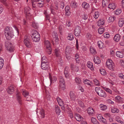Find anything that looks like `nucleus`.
<instances>
[{"label": "nucleus", "instance_id": "24", "mask_svg": "<svg viewBox=\"0 0 124 124\" xmlns=\"http://www.w3.org/2000/svg\"><path fill=\"white\" fill-rule=\"evenodd\" d=\"M91 122L93 124H99V123L95 118L92 117L91 118Z\"/></svg>", "mask_w": 124, "mask_h": 124}, {"label": "nucleus", "instance_id": "50", "mask_svg": "<svg viewBox=\"0 0 124 124\" xmlns=\"http://www.w3.org/2000/svg\"><path fill=\"white\" fill-rule=\"evenodd\" d=\"M99 12L98 11H97L95 12L94 14L93 15V17L95 19H96L99 17Z\"/></svg>", "mask_w": 124, "mask_h": 124}, {"label": "nucleus", "instance_id": "45", "mask_svg": "<svg viewBox=\"0 0 124 124\" xmlns=\"http://www.w3.org/2000/svg\"><path fill=\"white\" fill-rule=\"evenodd\" d=\"M94 84L96 86H99L100 85V83L99 81L96 79H94L93 80Z\"/></svg>", "mask_w": 124, "mask_h": 124}, {"label": "nucleus", "instance_id": "12", "mask_svg": "<svg viewBox=\"0 0 124 124\" xmlns=\"http://www.w3.org/2000/svg\"><path fill=\"white\" fill-rule=\"evenodd\" d=\"M54 53L55 55L57 57H59L60 58L61 53L59 49H55L54 50Z\"/></svg>", "mask_w": 124, "mask_h": 124}, {"label": "nucleus", "instance_id": "6", "mask_svg": "<svg viewBox=\"0 0 124 124\" xmlns=\"http://www.w3.org/2000/svg\"><path fill=\"white\" fill-rule=\"evenodd\" d=\"M106 66L110 70L112 69L114 67V65L112 60L109 59L107 60L106 63Z\"/></svg>", "mask_w": 124, "mask_h": 124}, {"label": "nucleus", "instance_id": "55", "mask_svg": "<svg viewBox=\"0 0 124 124\" xmlns=\"http://www.w3.org/2000/svg\"><path fill=\"white\" fill-rule=\"evenodd\" d=\"M23 95L24 97H26L29 94L28 92L27 91L23 90L22 92Z\"/></svg>", "mask_w": 124, "mask_h": 124}, {"label": "nucleus", "instance_id": "25", "mask_svg": "<svg viewBox=\"0 0 124 124\" xmlns=\"http://www.w3.org/2000/svg\"><path fill=\"white\" fill-rule=\"evenodd\" d=\"M43 0H40V1L38 2L36 4L40 8L43 7L44 4Z\"/></svg>", "mask_w": 124, "mask_h": 124}, {"label": "nucleus", "instance_id": "36", "mask_svg": "<svg viewBox=\"0 0 124 124\" xmlns=\"http://www.w3.org/2000/svg\"><path fill=\"white\" fill-rule=\"evenodd\" d=\"M71 51V49L69 46H67L65 49V54H69Z\"/></svg>", "mask_w": 124, "mask_h": 124}, {"label": "nucleus", "instance_id": "43", "mask_svg": "<svg viewBox=\"0 0 124 124\" xmlns=\"http://www.w3.org/2000/svg\"><path fill=\"white\" fill-rule=\"evenodd\" d=\"M116 19V17L114 16H111L109 18L108 21L109 22H113Z\"/></svg>", "mask_w": 124, "mask_h": 124}, {"label": "nucleus", "instance_id": "11", "mask_svg": "<svg viewBox=\"0 0 124 124\" xmlns=\"http://www.w3.org/2000/svg\"><path fill=\"white\" fill-rule=\"evenodd\" d=\"M64 73L65 78H69L70 77V76L68 68V67H65Z\"/></svg>", "mask_w": 124, "mask_h": 124}, {"label": "nucleus", "instance_id": "54", "mask_svg": "<svg viewBox=\"0 0 124 124\" xmlns=\"http://www.w3.org/2000/svg\"><path fill=\"white\" fill-rule=\"evenodd\" d=\"M31 25L32 26L35 28H37L38 27V24L34 22H32Z\"/></svg>", "mask_w": 124, "mask_h": 124}, {"label": "nucleus", "instance_id": "33", "mask_svg": "<svg viewBox=\"0 0 124 124\" xmlns=\"http://www.w3.org/2000/svg\"><path fill=\"white\" fill-rule=\"evenodd\" d=\"M75 81L76 83L78 85L81 83V80L79 78L77 77L75 78Z\"/></svg>", "mask_w": 124, "mask_h": 124}, {"label": "nucleus", "instance_id": "41", "mask_svg": "<svg viewBox=\"0 0 124 124\" xmlns=\"http://www.w3.org/2000/svg\"><path fill=\"white\" fill-rule=\"evenodd\" d=\"M67 39L69 40H73L74 39V38L72 34V33L69 34L68 36L67 37Z\"/></svg>", "mask_w": 124, "mask_h": 124}, {"label": "nucleus", "instance_id": "21", "mask_svg": "<svg viewBox=\"0 0 124 124\" xmlns=\"http://www.w3.org/2000/svg\"><path fill=\"white\" fill-rule=\"evenodd\" d=\"M83 82L85 84H87L90 86H92L93 85V83L89 80L85 79L84 81Z\"/></svg>", "mask_w": 124, "mask_h": 124}, {"label": "nucleus", "instance_id": "15", "mask_svg": "<svg viewBox=\"0 0 124 124\" xmlns=\"http://www.w3.org/2000/svg\"><path fill=\"white\" fill-rule=\"evenodd\" d=\"M75 117L76 120L78 121H81L82 119V117L78 114L75 113Z\"/></svg>", "mask_w": 124, "mask_h": 124}, {"label": "nucleus", "instance_id": "29", "mask_svg": "<svg viewBox=\"0 0 124 124\" xmlns=\"http://www.w3.org/2000/svg\"><path fill=\"white\" fill-rule=\"evenodd\" d=\"M82 6L83 8L85 9H87L89 7V5L88 3L86 2H84L82 4Z\"/></svg>", "mask_w": 124, "mask_h": 124}, {"label": "nucleus", "instance_id": "37", "mask_svg": "<svg viewBox=\"0 0 124 124\" xmlns=\"http://www.w3.org/2000/svg\"><path fill=\"white\" fill-rule=\"evenodd\" d=\"M9 40H7H7L5 41V45L6 47L12 45V44L9 41Z\"/></svg>", "mask_w": 124, "mask_h": 124}, {"label": "nucleus", "instance_id": "58", "mask_svg": "<svg viewBox=\"0 0 124 124\" xmlns=\"http://www.w3.org/2000/svg\"><path fill=\"white\" fill-rule=\"evenodd\" d=\"M47 59L46 57L45 56H43L42 58L41 62H47Z\"/></svg>", "mask_w": 124, "mask_h": 124}, {"label": "nucleus", "instance_id": "26", "mask_svg": "<svg viewBox=\"0 0 124 124\" xmlns=\"http://www.w3.org/2000/svg\"><path fill=\"white\" fill-rule=\"evenodd\" d=\"M120 39V36L119 34H116L114 36V40L116 42H118Z\"/></svg>", "mask_w": 124, "mask_h": 124}, {"label": "nucleus", "instance_id": "7", "mask_svg": "<svg viewBox=\"0 0 124 124\" xmlns=\"http://www.w3.org/2000/svg\"><path fill=\"white\" fill-rule=\"evenodd\" d=\"M41 68L44 70H48L49 69V64L48 62H41Z\"/></svg>", "mask_w": 124, "mask_h": 124}, {"label": "nucleus", "instance_id": "62", "mask_svg": "<svg viewBox=\"0 0 124 124\" xmlns=\"http://www.w3.org/2000/svg\"><path fill=\"white\" fill-rule=\"evenodd\" d=\"M78 104L79 106L83 108L84 107V105L83 103L81 101H78Z\"/></svg>", "mask_w": 124, "mask_h": 124}, {"label": "nucleus", "instance_id": "30", "mask_svg": "<svg viewBox=\"0 0 124 124\" xmlns=\"http://www.w3.org/2000/svg\"><path fill=\"white\" fill-rule=\"evenodd\" d=\"M111 112L113 113H118L119 112V110L116 107H112L111 108Z\"/></svg>", "mask_w": 124, "mask_h": 124}, {"label": "nucleus", "instance_id": "60", "mask_svg": "<svg viewBox=\"0 0 124 124\" xmlns=\"http://www.w3.org/2000/svg\"><path fill=\"white\" fill-rule=\"evenodd\" d=\"M17 97L18 102L20 104H21V97L19 95H17Z\"/></svg>", "mask_w": 124, "mask_h": 124}, {"label": "nucleus", "instance_id": "22", "mask_svg": "<svg viewBox=\"0 0 124 124\" xmlns=\"http://www.w3.org/2000/svg\"><path fill=\"white\" fill-rule=\"evenodd\" d=\"M101 117L100 118H99L101 120V121L104 124H110L109 123H107V120L105 119L104 118L101 116V115H100Z\"/></svg>", "mask_w": 124, "mask_h": 124}, {"label": "nucleus", "instance_id": "8", "mask_svg": "<svg viewBox=\"0 0 124 124\" xmlns=\"http://www.w3.org/2000/svg\"><path fill=\"white\" fill-rule=\"evenodd\" d=\"M81 28L78 26H76L74 29V33L75 35L78 36L79 35L81 32Z\"/></svg>", "mask_w": 124, "mask_h": 124}, {"label": "nucleus", "instance_id": "3", "mask_svg": "<svg viewBox=\"0 0 124 124\" xmlns=\"http://www.w3.org/2000/svg\"><path fill=\"white\" fill-rule=\"evenodd\" d=\"M33 41L35 42H38L40 39V35L39 33L36 31H34L31 35Z\"/></svg>", "mask_w": 124, "mask_h": 124}, {"label": "nucleus", "instance_id": "32", "mask_svg": "<svg viewBox=\"0 0 124 124\" xmlns=\"http://www.w3.org/2000/svg\"><path fill=\"white\" fill-rule=\"evenodd\" d=\"M116 7L115 4L114 3H111L109 4L108 6V8L113 9H114Z\"/></svg>", "mask_w": 124, "mask_h": 124}, {"label": "nucleus", "instance_id": "18", "mask_svg": "<svg viewBox=\"0 0 124 124\" xmlns=\"http://www.w3.org/2000/svg\"><path fill=\"white\" fill-rule=\"evenodd\" d=\"M87 67L92 70H94L93 67V64L92 63L88 61L87 62Z\"/></svg>", "mask_w": 124, "mask_h": 124}, {"label": "nucleus", "instance_id": "27", "mask_svg": "<svg viewBox=\"0 0 124 124\" xmlns=\"http://www.w3.org/2000/svg\"><path fill=\"white\" fill-rule=\"evenodd\" d=\"M31 9L30 8L28 7H26L24 8V12L27 14H30V11Z\"/></svg>", "mask_w": 124, "mask_h": 124}, {"label": "nucleus", "instance_id": "38", "mask_svg": "<svg viewBox=\"0 0 124 124\" xmlns=\"http://www.w3.org/2000/svg\"><path fill=\"white\" fill-rule=\"evenodd\" d=\"M124 23V21L122 19H119V20L118 24L120 27H122Z\"/></svg>", "mask_w": 124, "mask_h": 124}, {"label": "nucleus", "instance_id": "35", "mask_svg": "<svg viewBox=\"0 0 124 124\" xmlns=\"http://www.w3.org/2000/svg\"><path fill=\"white\" fill-rule=\"evenodd\" d=\"M98 46L100 48H102L103 47V43L101 41H99L97 42Z\"/></svg>", "mask_w": 124, "mask_h": 124}, {"label": "nucleus", "instance_id": "61", "mask_svg": "<svg viewBox=\"0 0 124 124\" xmlns=\"http://www.w3.org/2000/svg\"><path fill=\"white\" fill-rule=\"evenodd\" d=\"M122 10L121 9H117L115 12V13L117 15H119L121 13Z\"/></svg>", "mask_w": 124, "mask_h": 124}, {"label": "nucleus", "instance_id": "42", "mask_svg": "<svg viewBox=\"0 0 124 124\" xmlns=\"http://www.w3.org/2000/svg\"><path fill=\"white\" fill-rule=\"evenodd\" d=\"M6 48L7 50L10 52H12L14 50V48L12 46V45L6 47Z\"/></svg>", "mask_w": 124, "mask_h": 124}, {"label": "nucleus", "instance_id": "39", "mask_svg": "<svg viewBox=\"0 0 124 124\" xmlns=\"http://www.w3.org/2000/svg\"><path fill=\"white\" fill-rule=\"evenodd\" d=\"M71 110L69 108V107L68 105H65V112H70Z\"/></svg>", "mask_w": 124, "mask_h": 124}, {"label": "nucleus", "instance_id": "17", "mask_svg": "<svg viewBox=\"0 0 124 124\" xmlns=\"http://www.w3.org/2000/svg\"><path fill=\"white\" fill-rule=\"evenodd\" d=\"M105 22V20L102 19H99L97 22V24L98 26H100L104 24Z\"/></svg>", "mask_w": 124, "mask_h": 124}, {"label": "nucleus", "instance_id": "19", "mask_svg": "<svg viewBox=\"0 0 124 124\" xmlns=\"http://www.w3.org/2000/svg\"><path fill=\"white\" fill-rule=\"evenodd\" d=\"M93 60L95 64H99L101 62L99 58L96 56L94 57Z\"/></svg>", "mask_w": 124, "mask_h": 124}, {"label": "nucleus", "instance_id": "40", "mask_svg": "<svg viewBox=\"0 0 124 124\" xmlns=\"http://www.w3.org/2000/svg\"><path fill=\"white\" fill-rule=\"evenodd\" d=\"M44 14L45 15L46 20H48L50 22V16L46 12H45Z\"/></svg>", "mask_w": 124, "mask_h": 124}, {"label": "nucleus", "instance_id": "23", "mask_svg": "<svg viewBox=\"0 0 124 124\" xmlns=\"http://www.w3.org/2000/svg\"><path fill=\"white\" fill-rule=\"evenodd\" d=\"M60 7L63 9L64 6V4L65 1L64 0H59Z\"/></svg>", "mask_w": 124, "mask_h": 124}, {"label": "nucleus", "instance_id": "9", "mask_svg": "<svg viewBox=\"0 0 124 124\" xmlns=\"http://www.w3.org/2000/svg\"><path fill=\"white\" fill-rule=\"evenodd\" d=\"M7 90L8 93L10 94L12 93L14 91V86L11 85L9 86Z\"/></svg>", "mask_w": 124, "mask_h": 124}, {"label": "nucleus", "instance_id": "1", "mask_svg": "<svg viewBox=\"0 0 124 124\" xmlns=\"http://www.w3.org/2000/svg\"><path fill=\"white\" fill-rule=\"evenodd\" d=\"M5 36L7 40H10L14 36L12 28L9 26L6 27L5 30Z\"/></svg>", "mask_w": 124, "mask_h": 124}, {"label": "nucleus", "instance_id": "44", "mask_svg": "<svg viewBox=\"0 0 124 124\" xmlns=\"http://www.w3.org/2000/svg\"><path fill=\"white\" fill-rule=\"evenodd\" d=\"M39 113L41 115V117L42 118H44L45 116V113L44 110L42 109L39 112Z\"/></svg>", "mask_w": 124, "mask_h": 124}, {"label": "nucleus", "instance_id": "16", "mask_svg": "<svg viewBox=\"0 0 124 124\" xmlns=\"http://www.w3.org/2000/svg\"><path fill=\"white\" fill-rule=\"evenodd\" d=\"M116 55L117 57L120 58L123 57L124 56V54L122 51H117L116 53Z\"/></svg>", "mask_w": 124, "mask_h": 124}, {"label": "nucleus", "instance_id": "51", "mask_svg": "<svg viewBox=\"0 0 124 124\" xmlns=\"http://www.w3.org/2000/svg\"><path fill=\"white\" fill-rule=\"evenodd\" d=\"M104 31V29L103 28H100L98 29V32L99 33L101 34L103 33Z\"/></svg>", "mask_w": 124, "mask_h": 124}, {"label": "nucleus", "instance_id": "10", "mask_svg": "<svg viewBox=\"0 0 124 124\" xmlns=\"http://www.w3.org/2000/svg\"><path fill=\"white\" fill-rule=\"evenodd\" d=\"M70 68L72 70L76 72H78L79 69V67L78 66L73 63L71 64Z\"/></svg>", "mask_w": 124, "mask_h": 124}, {"label": "nucleus", "instance_id": "2", "mask_svg": "<svg viewBox=\"0 0 124 124\" xmlns=\"http://www.w3.org/2000/svg\"><path fill=\"white\" fill-rule=\"evenodd\" d=\"M95 90L97 94L99 96L104 98L106 97L107 94L105 92L104 90H103L100 87H96L95 88Z\"/></svg>", "mask_w": 124, "mask_h": 124}, {"label": "nucleus", "instance_id": "14", "mask_svg": "<svg viewBox=\"0 0 124 124\" xmlns=\"http://www.w3.org/2000/svg\"><path fill=\"white\" fill-rule=\"evenodd\" d=\"M87 112L89 115H91L94 114V111L93 109L91 107H89L87 109Z\"/></svg>", "mask_w": 124, "mask_h": 124}, {"label": "nucleus", "instance_id": "13", "mask_svg": "<svg viewBox=\"0 0 124 124\" xmlns=\"http://www.w3.org/2000/svg\"><path fill=\"white\" fill-rule=\"evenodd\" d=\"M69 96L71 100L73 101L75 100L76 97V96L73 92L72 91H70L69 93Z\"/></svg>", "mask_w": 124, "mask_h": 124}, {"label": "nucleus", "instance_id": "59", "mask_svg": "<svg viewBox=\"0 0 124 124\" xmlns=\"http://www.w3.org/2000/svg\"><path fill=\"white\" fill-rule=\"evenodd\" d=\"M81 16L83 19L85 20L87 19L88 18V16L86 14H83Z\"/></svg>", "mask_w": 124, "mask_h": 124}, {"label": "nucleus", "instance_id": "53", "mask_svg": "<svg viewBox=\"0 0 124 124\" xmlns=\"http://www.w3.org/2000/svg\"><path fill=\"white\" fill-rule=\"evenodd\" d=\"M101 73L102 75H104L106 74V70L103 69H101L100 70Z\"/></svg>", "mask_w": 124, "mask_h": 124}, {"label": "nucleus", "instance_id": "4", "mask_svg": "<svg viewBox=\"0 0 124 124\" xmlns=\"http://www.w3.org/2000/svg\"><path fill=\"white\" fill-rule=\"evenodd\" d=\"M45 45L46 47L48 53L49 54H50L51 53L52 50L50 42L47 40L45 41Z\"/></svg>", "mask_w": 124, "mask_h": 124}, {"label": "nucleus", "instance_id": "48", "mask_svg": "<svg viewBox=\"0 0 124 124\" xmlns=\"http://www.w3.org/2000/svg\"><path fill=\"white\" fill-rule=\"evenodd\" d=\"M2 3L6 6H8V0H1Z\"/></svg>", "mask_w": 124, "mask_h": 124}, {"label": "nucleus", "instance_id": "57", "mask_svg": "<svg viewBox=\"0 0 124 124\" xmlns=\"http://www.w3.org/2000/svg\"><path fill=\"white\" fill-rule=\"evenodd\" d=\"M59 83L65 82L64 80L63 77L62 76H60L59 78Z\"/></svg>", "mask_w": 124, "mask_h": 124}, {"label": "nucleus", "instance_id": "63", "mask_svg": "<svg viewBox=\"0 0 124 124\" xmlns=\"http://www.w3.org/2000/svg\"><path fill=\"white\" fill-rule=\"evenodd\" d=\"M104 116L106 118H108L110 117L111 115L109 113H106L104 114Z\"/></svg>", "mask_w": 124, "mask_h": 124}, {"label": "nucleus", "instance_id": "28", "mask_svg": "<svg viewBox=\"0 0 124 124\" xmlns=\"http://www.w3.org/2000/svg\"><path fill=\"white\" fill-rule=\"evenodd\" d=\"M56 99L57 102L60 106H62L63 104V102L62 99L59 97H57Z\"/></svg>", "mask_w": 124, "mask_h": 124}, {"label": "nucleus", "instance_id": "64", "mask_svg": "<svg viewBox=\"0 0 124 124\" xmlns=\"http://www.w3.org/2000/svg\"><path fill=\"white\" fill-rule=\"evenodd\" d=\"M86 37L87 38L89 39L91 38L92 35L90 33H88L86 34Z\"/></svg>", "mask_w": 124, "mask_h": 124}, {"label": "nucleus", "instance_id": "20", "mask_svg": "<svg viewBox=\"0 0 124 124\" xmlns=\"http://www.w3.org/2000/svg\"><path fill=\"white\" fill-rule=\"evenodd\" d=\"M90 53L92 54L95 55L96 54V50L92 46L90 47Z\"/></svg>", "mask_w": 124, "mask_h": 124}, {"label": "nucleus", "instance_id": "49", "mask_svg": "<svg viewBox=\"0 0 124 124\" xmlns=\"http://www.w3.org/2000/svg\"><path fill=\"white\" fill-rule=\"evenodd\" d=\"M76 4V2L75 1L71 2L70 4L71 7L74 8H76L77 6Z\"/></svg>", "mask_w": 124, "mask_h": 124}, {"label": "nucleus", "instance_id": "34", "mask_svg": "<svg viewBox=\"0 0 124 124\" xmlns=\"http://www.w3.org/2000/svg\"><path fill=\"white\" fill-rule=\"evenodd\" d=\"M4 64V60L2 58L0 57V70L3 68Z\"/></svg>", "mask_w": 124, "mask_h": 124}, {"label": "nucleus", "instance_id": "52", "mask_svg": "<svg viewBox=\"0 0 124 124\" xmlns=\"http://www.w3.org/2000/svg\"><path fill=\"white\" fill-rule=\"evenodd\" d=\"M103 89L107 92L111 94L112 93V91L106 87H103Z\"/></svg>", "mask_w": 124, "mask_h": 124}, {"label": "nucleus", "instance_id": "31", "mask_svg": "<svg viewBox=\"0 0 124 124\" xmlns=\"http://www.w3.org/2000/svg\"><path fill=\"white\" fill-rule=\"evenodd\" d=\"M65 82L59 83V88L62 89H65Z\"/></svg>", "mask_w": 124, "mask_h": 124}, {"label": "nucleus", "instance_id": "47", "mask_svg": "<svg viewBox=\"0 0 124 124\" xmlns=\"http://www.w3.org/2000/svg\"><path fill=\"white\" fill-rule=\"evenodd\" d=\"M100 107L101 109L103 110H105L107 108V106L103 104L100 105Z\"/></svg>", "mask_w": 124, "mask_h": 124}, {"label": "nucleus", "instance_id": "56", "mask_svg": "<svg viewBox=\"0 0 124 124\" xmlns=\"http://www.w3.org/2000/svg\"><path fill=\"white\" fill-rule=\"evenodd\" d=\"M55 111L56 113L58 114L61 112V110L59 107H56L55 108Z\"/></svg>", "mask_w": 124, "mask_h": 124}, {"label": "nucleus", "instance_id": "46", "mask_svg": "<svg viewBox=\"0 0 124 124\" xmlns=\"http://www.w3.org/2000/svg\"><path fill=\"white\" fill-rule=\"evenodd\" d=\"M115 99L116 102H119L121 101L122 98L119 96H118L115 97Z\"/></svg>", "mask_w": 124, "mask_h": 124}, {"label": "nucleus", "instance_id": "5", "mask_svg": "<svg viewBox=\"0 0 124 124\" xmlns=\"http://www.w3.org/2000/svg\"><path fill=\"white\" fill-rule=\"evenodd\" d=\"M24 43L25 46L27 47H30L31 44L29 37L25 36L24 38Z\"/></svg>", "mask_w": 124, "mask_h": 124}]
</instances>
